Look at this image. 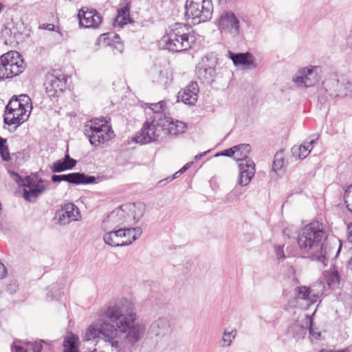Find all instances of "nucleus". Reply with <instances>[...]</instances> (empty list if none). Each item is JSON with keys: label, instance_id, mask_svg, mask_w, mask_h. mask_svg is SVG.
Listing matches in <instances>:
<instances>
[{"label": "nucleus", "instance_id": "obj_1", "mask_svg": "<svg viewBox=\"0 0 352 352\" xmlns=\"http://www.w3.org/2000/svg\"><path fill=\"white\" fill-rule=\"evenodd\" d=\"M134 304L126 298L111 302L100 311L99 318L87 329L85 340L100 339L115 352H131L144 329L135 323Z\"/></svg>", "mask_w": 352, "mask_h": 352}, {"label": "nucleus", "instance_id": "obj_2", "mask_svg": "<svg viewBox=\"0 0 352 352\" xmlns=\"http://www.w3.org/2000/svg\"><path fill=\"white\" fill-rule=\"evenodd\" d=\"M324 232L318 222H312L300 230L297 244L303 257L327 265V245L322 242Z\"/></svg>", "mask_w": 352, "mask_h": 352}, {"label": "nucleus", "instance_id": "obj_3", "mask_svg": "<svg viewBox=\"0 0 352 352\" xmlns=\"http://www.w3.org/2000/svg\"><path fill=\"white\" fill-rule=\"evenodd\" d=\"M195 41V37L190 34V27L179 23L173 25L162 38L165 48L172 52L186 51Z\"/></svg>", "mask_w": 352, "mask_h": 352}, {"label": "nucleus", "instance_id": "obj_4", "mask_svg": "<svg viewBox=\"0 0 352 352\" xmlns=\"http://www.w3.org/2000/svg\"><path fill=\"white\" fill-rule=\"evenodd\" d=\"M222 37L236 38L243 34V24L250 25L245 15H239L230 10H223L214 22Z\"/></svg>", "mask_w": 352, "mask_h": 352}, {"label": "nucleus", "instance_id": "obj_5", "mask_svg": "<svg viewBox=\"0 0 352 352\" xmlns=\"http://www.w3.org/2000/svg\"><path fill=\"white\" fill-rule=\"evenodd\" d=\"M83 132L94 146L104 144L113 136L111 126L107 124V120L98 118L87 121L84 126Z\"/></svg>", "mask_w": 352, "mask_h": 352}, {"label": "nucleus", "instance_id": "obj_6", "mask_svg": "<svg viewBox=\"0 0 352 352\" xmlns=\"http://www.w3.org/2000/svg\"><path fill=\"white\" fill-rule=\"evenodd\" d=\"M184 17L193 24H199L211 19L213 5L211 0H186Z\"/></svg>", "mask_w": 352, "mask_h": 352}, {"label": "nucleus", "instance_id": "obj_7", "mask_svg": "<svg viewBox=\"0 0 352 352\" xmlns=\"http://www.w3.org/2000/svg\"><path fill=\"white\" fill-rule=\"evenodd\" d=\"M25 65L16 51H9L0 56V80L12 78L21 74Z\"/></svg>", "mask_w": 352, "mask_h": 352}, {"label": "nucleus", "instance_id": "obj_8", "mask_svg": "<svg viewBox=\"0 0 352 352\" xmlns=\"http://www.w3.org/2000/svg\"><path fill=\"white\" fill-rule=\"evenodd\" d=\"M322 87L331 97H344L351 92V82L345 77L338 78L336 74H331L322 82Z\"/></svg>", "mask_w": 352, "mask_h": 352}, {"label": "nucleus", "instance_id": "obj_9", "mask_svg": "<svg viewBox=\"0 0 352 352\" xmlns=\"http://www.w3.org/2000/svg\"><path fill=\"white\" fill-rule=\"evenodd\" d=\"M320 66H309L300 69L293 76L292 80L298 87H311L319 83L322 78Z\"/></svg>", "mask_w": 352, "mask_h": 352}, {"label": "nucleus", "instance_id": "obj_10", "mask_svg": "<svg viewBox=\"0 0 352 352\" xmlns=\"http://www.w3.org/2000/svg\"><path fill=\"white\" fill-rule=\"evenodd\" d=\"M67 77L61 74L59 72L54 70L48 72L45 76L44 86L45 91L50 97L58 96V93H63L66 88Z\"/></svg>", "mask_w": 352, "mask_h": 352}, {"label": "nucleus", "instance_id": "obj_11", "mask_svg": "<svg viewBox=\"0 0 352 352\" xmlns=\"http://www.w3.org/2000/svg\"><path fill=\"white\" fill-rule=\"evenodd\" d=\"M324 288L322 285L311 287L300 285L295 287L294 292L296 298L305 300L307 306H310L318 301L321 302Z\"/></svg>", "mask_w": 352, "mask_h": 352}, {"label": "nucleus", "instance_id": "obj_12", "mask_svg": "<svg viewBox=\"0 0 352 352\" xmlns=\"http://www.w3.org/2000/svg\"><path fill=\"white\" fill-rule=\"evenodd\" d=\"M80 27L96 29L102 21V15L94 8H81L78 12Z\"/></svg>", "mask_w": 352, "mask_h": 352}, {"label": "nucleus", "instance_id": "obj_13", "mask_svg": "<svg viewBox=\"0 0 352 352\" xmlns=\"http://www.w3.org/2000/svg\"><path fill=\"white\" fill-rule=\"evenodd\" d=\"M159 127L158 125H155V123L147 120L141 130L133 137L132 141L140 144H146L154 142L158 136L157 131Z\"/></svg>", "mask_w": 352, "mask_h": 352}, {"label": "nucleus", "instance_id": "obj_14", "mask_svg": "<svg viewBox=\"0 0 352 352\" xmlns=\"http://www.w3.org/2000/svg\"><path fill=\"white\" fill-rule=\"evenodd\" d=\"M56 218L58 224L67 225L80 218V210L74 204L67 203L60 210L56 211Z\"/></svg>", "mask_w": 352, "mask_h": 352}, {"label": "nucleus", "instance_id": "obj_15", "mask_svg": "<svg viewBox=\"0 0 352 352\" xmlns=\"http://www.w3.org/2000/svg\"><path fill=\"white\" fill-rule=\"evenodd\" d=\"M173 332V327L166 317H159L152 322L149 327V333L157 339L168 338Z\"/></svg>", "mask_w": 352, "mask_h": 352}, {"label": "nucleus", "instance_id": "obj_16", "mask_svg": "<svg viewBox=\"0 0 352 352\" xmlns=\"http://www.w3.org/2000/svg\"><path fill=\"white\" fill-rule=\"evenodd\" d=\"M127 228H115L107 231L103 236V240L105 244L111 247H123L131 244L129 239H123L128 234Z\"/></svg>", "mask_w": 352, "mask_h": 352}, {"label": "nucleus", "instance_id": "obj_17", "mask_svg": "<svg viewBox=\"0 0 352 352\" xmlns=\"http://www.w3.org/2000/svg\"><path fill=\"white\" fill-rule=\"evenodd\" d=\"M55 342V340H40L38 342H31L21 340H15L10 346V350L12 352H41L43 349L41 343L52 346Z\"/></svg>", "mask_w": 352, "mask_h": 352}, {"label": "nucleus", "instance_id": "obj_18", "mask_svg": "<svg viewBox=\"0 0 352 352\" xmlns=\"http://www.w3.org/2000/svg\"><path fill=\"white\" fill-rule=\"evenodd\" d=\"M238 166L239 169L238 183L241 186H245L255 174V164L252 160H240Z\"/></svg>", "mask_w": 352, "mask_h": 352}, {"label": "nucleus", "instance_id": "obj_19", "mask_svg": "<svg viewBox=\"0 0 352 352\" xmlns=\"http://www.w3.org/2000/svg\"><path fill=\"white\" fill-rule=\"evenodd\" d=\"M125 218L126 213L122 206H120L107 215L103 220L102 226L105 230L116 228L125 221Z\"/></svg>", "mask_w": 352, "mask_h": 352}, {"label": "nucleus", "instance_id": "obj_20", "mask_svg": "<svg viewBox=\"0 0 352 352\" xmlns=\"http://www.w3.org/2000/svg\"><path fill=\"white\" fill-rule=\"evenodd\" d=\"M104 180L103 177L89 175L85 173L74 172L67 174V182L74 185L98 184Z\"/></svg>", "mask_w": 352, "mask_h": 352}, {"label": "nucleus", "instance_id": "obj_21", "mask_svg": "<svg viewBox=\"0 0 352 352\" xmlns=\"http://www.w3.org/2000/svg\"><path fill=\"white\" fill-rule=\"evenodd\" d=\"M164 101H160L156 103L146 104V108L148 109L153 113V116L148 120L155 123V125H158L160 127H164L168 122V116L162 112L164 111Z\"/></svg>", "mask_w": 352, "mask_h": 352}, {"label": "nucleus", "instance_id": "obj_22", "mask_svg": "<svg viewBox=\"0 0 352 352\" xmlns=\"http://www.w3.org/2000/svg\"><path fill=\"white\" fill-rule=\"evenodd\" d=\"M215 64V60L206 64L203 60V64L197 69V77L203 83L210 85L214 81L216 76Z\"/></svg>", "mask_w": 352, "mask_h": 352}, {"label": "nucleus", "instance_id": "obj_23", "mask_svg": "<svg viewBox=\"0 0 352 352\" xmlns=\"http://www.w3.org/2000/svg\"><path fill=\"white\" fill-rule=\"evenodd\" d=\"M28 109L30 107L23 106L11 113V116H4V123L9 126L14 124L16 129L28 120L30 116V113H27Z\"/></svg>", "mask_w": 352, "mask_h": 352}, {"label": "nucleus", "instance_id": "obj_24", "mask_svg": "<svg viewBox=\"0 0 352 352\" xmlns=\"http://www.w3.org/2000/svg\"><path fill=\"white\" fill-rule=\"evenodd\" d=\"M199 87L197 82H191L178 93V98L186 104L193 105L197 100Z\"/></svg>", "mask_w": 352, "mask_h": 352}, {"label": "nucleus", "instance_id": "obj_25", "mask_svg": "<svg viewBox=\"0 0 352 352\" xmlns=\"http://www.w3.org/2000/svg\"><path fill=\"white\" fill-rule=\"evenodd\" d=\"M30 106V111L32 108V100L27 95H21L19 97L14 96L8 104L6 106L5 113L6 116H11V113L14 111L19 109V108L26 106Z\"/></svg>", "mask_w": 352, "mask_h": 352}, {"label": "nucleus", "instance_id": "obj_26", "mask_svg": "<svg viewBox=\"0 0 352 352\" xmlns=\"http://www.w3.org/2000/svg\"><path fill=\"white\" fill-rule=\"evenodd\" d=\"M228 57L232 60L235 66H242L244 69L254 65L255 60L253 55L250 52L234 53L228 51Z\"/></svg>", "mask_w": 352, "mask_h": 352}, {"label": "nucleus", "instance_id": "obj_27", "mask_svg": "<svg viewBox=\"0 0 352 352\" xmlns=\"http://www.w3.org/2000/svg\"><path fill=\"white\" fill-rule=\"evenodd\" d=\"M77 164V161L70 157L67 152L64 157L55 161L50 166L51 171L54 173H59L69 170H72Z\"/></svg>", "mask_w": 352, "mask_h": 352}, {"label": "nucleus", "instance_id": "obj_28", "mask_svg": "<svg viewBox=\"0 0 352 352\" xmlns=\"http://www.w3.org/2000/svg\"><path fill=\"white\" fill-rule=\"evenodd\" d=\"M168 122L164 127H161L163 131L170 135H178L184 133L186 129V124L179 120H173L170 117H167Z\"/></svg>", "mask_w": 352, "mask_h": 352}, {"label": "nucleus", "instance_id": "obj_29", "mask_svg": "<svg viewBox=\"0 0 352 352\" xmlns=\"http://www.w3.org/2000/svg\"><path fill=\"white\" fill-rule=\"evenodd\" d=\"M307 325L305 327L299 322H294L290 324L286 333V336L291 339L295 340L296 342L303 339L307 334Z\"/></svg>", "mask_w": 352, "mask_h": 352}, {"label": "nucleus", "instance_id": "obj_30", "mask_svg": "<svg viewBox=\"0 0 352 352\" xmlns=\"http://www.w3.org/2000/svg\"><path fill=\"white\" fill-rule=\"evenodd\" d=\"M129 16V8L126 6L118 10V16L114 21V25L122 28L124 25L131 23Z\"/></svg>", "mask_w": 352, "mask_h": 352}, {"label": "nucleus", "instance_id": "obj_31", "mask_svg": "<svg viewBox=\"0 0 352 352\" xmlns=\"http://www.w3.org/2000/svg\"><path fill=\"white\" fill-rule=\"evenodd\" d=\"M327 283L330 287H335L340 283V276L335 265L324 272Z\"/></svg>", "mask_w": 352, "mask_h": 352}, {"label": "nucleus", "instance_id": "obj_32", "mask_svg": "<svg viewBox=\"0 0 352 352\" xmlns=\"http://www.w3.org/2000/svg\"><path fill=\"white\" fill-rule=\"evenodd\" d=\"M78 337L74 334L66 336L63 343V352H78Z\"/></svg>", "mask_w": 352, "mask_h": 352}, {"label": "nucleus", "instance_id": "obj_33", "mask_svg": "<svg viewBox=\"0 0 352 352\" xmlns=\"http://www.w3.org/2000/svg\"><path fill=\"white\" fill-rule=\"evenodd\" d=\"M151 78L153 82L161 85H166L168 82V73L160 68L155 67L151 70Z\"/></svg>", "mask_w": 352, "mask_h": 352}, {"label": "nucleus", "instance_id": "obj_34", "mask_svg": "<svg viewBox=\"0 0 352 352\" xmlns=\"http://www.w3.org/2000/svg\"><path fill=\"white\" fill-rule=\"evenodd\" d=\"M45 186L29 189L23 188V197L26 201L29 202H34L36 200L38 197H39L45 190Z\"/></svg>", "mask_w": 352, "mask_h": 352}, {"label": "nucleus", "instance_id": "obj_35", "mask_svg": "<svg viewBox=\"0 0 352 352\" xmlns=\"http://www.w3.org/2000/svg\"><path fill=\"white\" fill-rule=\"evenodd\" d=\"M316 311V308L315 309L314 313L311 316L306 315L305 316V324L307 325V329L309 333V338L311 342H313V339L315 340H320L321 339V333L318 331H316L314 327V316Z\"/></svg>", "mask_w": 352, "mask_h": 352}, {"label": "nucleus", "instance_id": "obj_36", "mask_svg": "<svg viewBox=\"0 0 352 352\" xmlns=\"http://www.w3.org/2000/svg\"><path fill=\"white\" fill-rule=\"evenodd\" d=\"M65 286V283L61 282L51 285L48 289L49 291L46 294L47 298L50 300H58L62 296V289Z\"/></svg>", "mask_w": 352, "mask_h": 352}, {"label": "nucleus", "instance_id": "obj_37", "mask_svg": "<svg viewBox=\"0 0 352 352\" xmlns=\"http://www.w3.org/2000/svg\"><path fill=\"white\" fill-rule=\"evenodd\" d=\"M311 148L307 147L305 143L292 148V156L300 160L305 159L311 152Z\"/></svg>", "mask_w": 352, "mask_h": 352}, {"label": "nucleus", "instance_id": "obj_38", "mask_svg": "<svg viewBox=\"0 0 352 352\" xmlns=\"http://www.w3.org/2000/svg\"><path fill=\"white\" fill-rule=\"evenodd\" d=\"M43 180L38 178L36 175L26 176L25 177L24 185L22 186L23 188L29 189L45 186L43 185Z\"/></svg>", "mask_w": 352, "mask_h": 352}, {"label": "nucleus", "instance_id": "obj_39", "mask_svg": "<svg viewBox=\"0 0 352 352\" xmlns=\"http://www.w3.org/2000/svg\"><path fill=\"white\" fill-rule=\"evenodd\" d=\"M0 155L3 161L8 162L11 160L10 153L7 145V139L0 136Z\"/></svg>", "mask_w": 352, "mask_h": 352}, {"label": "nucleus", "instance_id": "obj_40", "mask_svg": "<svg viewBox=\"0 0 352 352\" xmlns=\"http://www.w3.org/2000/svg\"><path fill=\"white\" fill-rule=\"evenodd\" d=\"M240 148H242L245 151H246L247 149H248V146H245V145H236V146H232V148H230L223 150L221 152L217 153L214 156L215 157L226 156V157H230L234 156L236 154V149H240Z\"/></svg>", "mask_w": 352, "mask_h": 352}, {"label": "nucleus", "instance_id": "obj_41", "mask_svg": "<svg viewBox=\"0 0 352 352\" xmlns=\"http://www.w3.org/2000/svg\"><path fill=\"white\" fill-rule=\"evenodd\" d=\"M236 335V331L232 330L231 331H225L222 337L221 346L227 347L231 345L232 339L235 338Z\"/></svg>", "mask_w": 352, "mask_h": 352}, {"label": "nucleus", "instance_id": "obj_42", "mask_svg": "<svg viewBox=\"0 0 352 352\" xmlns=\"http://www.w3.org/2000/svg\"><path fill=\"white\" fill-rule=\"evenodd\" d=\"M12 157L14 158L15 164L17 165H19V166L23 164L24 162H25L29 158V155L25 150H23L21 152L19 151V152L12 153Z\"/></svg>", "mask_w": 352, "mask_h": 352}, {"label": "nucleus", "instance_id": "obj_43", "mask_svg": "<svg viewBox=\"0 0 352 352\" xmlns=\"http://www.w3.org/2000/svg\"><path fill=\"white\" fill-rule=\"evenodd\" d=\"M240 145H245L248 146V149H247L246 151H245L243 149H236V154L237 155L236 161L238 162V164L240 162V160H251L248 157V153H250L251 150V146L248 144H241Z\"/></svg>", "mask_w": 352, "mask_h": 352}, {"label": "nucleus", "instance_id": "obj_44", "mask_svg": "<svg viewBox=\"0 0 352 352\" xmlns=\"http://www.w3.org/2000/svg\"><path fill=\"white\" fill-rule=\"evenodd\" d=\"M127 231L128 234H132L131 238L129 239V241H131V243L137 240L142 233V230L140 227L128 228Z\"/></svg>", "mask_w": 352, "mask_h": 352}, {"label": "nucleus", "instance_id": "obj_45", "mask_svg": "<svg viewBox=\"0 0 352 352\" xmlns=\"http://www.w3.org/2000/svg\"><path fill=\"white\" fill-rule=\"evenodd\" d=\"M145 206L143 204H139L136 210L133 212V220L138 222L144 215Z\"/></svg>", "mask_w": 352, "mask_h": 352}, {"label": "nucleus", "instance_id": "obj_46", "mask_svg": "<svg viewBox=\"0 0 352 352\" xmlns=\"http://www.w3.org/2000/svg\"><path fill=\"white\" fill-rule=\"evenodd\" d=\"M10 173L12 179L19 186L22 187V186L24 185L25 177H23L19 174L14 171H11Z\"/></svg>", "mask_w": 352, "mask_h": 352}, {"label": "nucleus", "instance_id": "obj_47", "mask_svg": "<svg viewBox=\"0 0 352 352\" xmlns=\"http://www.w3.org/2000/svg\"><path fill=\"white\" fill-rule=\"evenodd\" d=\"M283 166V159L280 157L278 153L274 156V160L273 162V167L275 170H280Z\"/></svg>", "mask_w": 352, "mask_h": 352}, {"label": "nucleus", "instance_id": "obj_48", "mask_svg": "<svg viewBox=\"0 0 352 352\" xmlns=\"http://www.w3.org/2000/svg\"><path fill=\"white\" fill-rule=\"evenodd\" d=\"M274 250L278 260H283L286 258L283 250V245H276Z\"/></svg>", "mask_w": 352, "mask_h": 352}, {"label": "nucleus", "instance_id": "obj_49", "mask_svg": "<svg viewBox=\"0 0 352 352\" xmlns=\"http://www.w3.org/2000/svg\"><path fill=\"white\" fill-rule=\"evenodd\" d=\"M53 183H60L61 182H67V174L63 175H53L51 177Z\"/></svg>", "mask_w": 352, "mask_h": 352}, {"label": "nucleus", "instance_id": "obj_50", "mask_svg": "<svg viewBox=\"0 0 352 352\" xmlns=\"http://www.w3.org/2000/svg\"><path fill=\"white\" fill-rule=\"evenodd\" d=\"M111 33H105V34H102L100 36V37L98 38V43H102L103 42V43L104 45H111V43L109 42V41H107V40H109L110 38H109V36L111 35Z\"/></svg>", "mask_w": 352, "mask_h": 352}, {"label": "nucleus", "instance_id": "obj_51", "mask_svg": "<svg viewBox=\"0 0 352 352\" xmlns=\"http://www.w3.org/2000/svg\"><path fill=\"white\" fill-rule=\"evenodd\" d=\"M344 199V203H348L349 201H352V184L346 189Z\"/></svg>", "mask_w": 352, "mask_h": 352}, {"label": "nucleus", "instance_id": "obj_52", "mask_svg": "<svg viewBox=\"0 0 352 352\" xmlns=\"http://www.w3.org/2000/svg\"><path fill=\"white\" fill-rule=\"evenodd\" d=\"M348 229L350 230L349 231V239L351 241H352V223L349 224L348 226ZM348 267L350 269V270L352 272V256L351 258L348 261Z\"/></svg>", "mask_w": 352, "mask_h": 352}, {"label": "nucleus", "instance_id": "obj_53", "mask_svg": "<svg viewBox=\"0 0 352 352\" xmlns=\"http://www.w3.org/2000/svg\"><path fill=\"white\" fill-rule=\"evenodd\" d=\"M193 162H188L186 163L185 165H184L178 171H177V173H185L187 170H188L191 166L193 164Z\"/></svg>", "mask_w": 352, "mask_h": 352}, {"label": "nucleus", "instance_id": "obj_54", "mask_svg": "<svg viewBox=\"0 0 352 352\" xmlns=\"http://www.w3.org/2000/svg\"><path fill=\"white\" fill-rule=\"evenodd\" d=\"M319 352H350L349 349L348 348H344L339 350H331V349H321Z\"/></svg>", "mask_w": 352, "mask_h": 352}, {"label": "nucleus", "instance_id": "obj_55", "mask_svg": "<svg viewBox=\"0 0 352 352\" xmlns=\"http://www.w3.org/2000/svg\"><path fill=\"white\" fill-rule=\"evenodd\" d=\"M40 28L52 31L54 30V25L52 23H43Z\"/></svg>", "mask_w": 352, "mask_h": 352}, {"label": "nucleus", "instance_id": "obj_56", "mask_svg": "<svg viewBox=\"0 0 352 352\" xmlns=\"http://www.w3.org/2000/svg\"><path fill=\"white\" fill-rule=\"evenodd\" d=\"M317 141H318V138H313L310 140H308V141H306L305 142V143L306 144V145L307 146V147L309 148H313V146L317 143Z\"/></svg>", "mask_w": 352, "mask_h": 352}, {"label": "nucleus", "instance_id": "obj_57", "mask_svg": "<svg viewBox=\"0 0 352 352\" xmlns=\"http://www.w3.org/2000/svg\"><path fill=\"white\" fill-rule=\"evenodd\" d=\"M115 50H116L118 53H122L124 49L123 45L122 43H118L115 47Z\"/></svg>", "mask_w": 352, "mask_h": 352}, {"label": "nucleus", "instance_id": "obj_58", "mask_svg": "<svg viewBox=\"0 0 352 352\" xmlns=\"http://www.w3.org/2000/svg\"><path fill=\"white\" fill-rule=\"evenodd\" d=\"M182 173H177V171L172 176V177H168L166 179V180H167L168 182H170L172 180H173L175 178H177Z\"/></svg>", "mask_w": 352, "mask_h": 352}, {"label": "nucleus", "instance_id": "obj_59", "mask_svg": "<svg viewBox=\"0 0 352 352\" xmlns=\"http://www.w3.org/2000/svg\"><path fill=\"white\" fill-rule=\"evenodd\" d=\"M327 100V98L326 96L321 95V96H318V101L320 103H324Z\"/></svg>", "mask_w": 352, "mask_h": 352}, {"label": "nucleus", "instance_id": "obj_60", "mask_svg": "<svg viewBox=\"0 0 352 352\" xmlns=\"http://www.w3.org/2000/svg\"><path fill=\"white\" fill-rule=\"evenodd\" d=\"M208 153V151H205V152H203V153H199V154L197 155L195 157V160H200L202 157H204V155H206Z\"/></svg>", "mask_w": 352, "mask_h": 352}, {"label": "nucleus", "instance_id": "obj_61", "mask_svg": "<svg viewBox=\"0 0 352 352\" xmlns=\"http://www.w3.org/2000/svg\"><path fill=\"white\" fill-rule=\"evenodd\" d=\"M345 204L348 210L352 213V201Z\"/></svg>", "mask_w": 352, "mask_h": 352}, {"label": "nucleus", "instance_id": "obj_62", "mask_svg": "<svg viewBox=\"0 0 352 352\" xmlns=\"http://www.w3.org/2000/svg\"><path fill=\"white\" fill-rule=\"evenodd\" d=\"M132 236V234H127L124 239H126V240L131 239Z\"/></svg>", "mask_w": 352, "mask_h": 352}, {"label": "nucleus", "instance_id": "obj_63", "mask_svg": "<svg viewBox=\"0 0 352 352\" xmlns=\"http://www.w3.org/2000/svg\"><path fill=\"white\" fill-rule=\"evenodd\" d=\"M340 249H341V245H340V247H339V248L338 250L337 254H338L340 252Z\"/></svg>", "mask_w": 352, "mask_h": 352}, {"label": "nucleus", "instance_id": "obj_64", "mask_svg": "<svg viewBox=\"0 0 352 352\" xmlns=\"http://www.w3.org/2000/svg\"><path fill=\"white\" fill-rule=\"evenodd\" d=\"M113 34V36H114V37H117V36H118V34Z\"/></svg>", "mask_w": 352, "mask_h": 352}]
</instances>
